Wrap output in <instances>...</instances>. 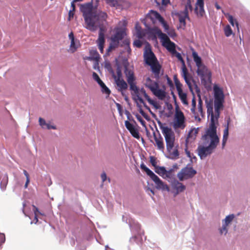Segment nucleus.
Here are the masks:
<instances>
[{"label": "nucleus", "instance_id": "nucleus-1", "mask_svg": "<svg viewBox=\"0 0 250 250\" xmlns=\"http://www.w3.org/2000/svg\"><path fill=\"white\" fill-rule=\"evenodd\" d=\"M213 91L215 112L213 111L212 104L208 103L207 105V113L210 116V123L208 128L202 137L203 146H199L197 149L201 159H204L210 155L216 148L220 140L217 135V125L218 124L220 111L224 107L225 95L222 89L216 85L213 86Z\"/></svg>", "mask_w": 250, "mask_h": 250}, {"label": "nucleus", "instance_id": "nucleus-2", "mask_svg": "<svg viewBox=\"0 0 250 250\" xmlns=\"http://www.w3.org/2000/svg\"><path fill=\"white\" fill-rule=\"evenodd\" d=\"M80 11L83 13L86 27L91 31H96L100 28L98 39L97 41L98 45H104V29L103 26L105 21L107 15L106 13L98 11L93 8V2L81 4Z\"/></svg>", "mask_w": 250, "mask_h": 250}, {"label": "nucleus", "instance_id": "nucleus-3", "mask_svg": "<svg viewBox=\"0 0 250 250\" xmlns=\"http://www.w3.org/2000/svg\"><path fill=\"white\" fill-rule=\"evenodd\" d=\"M125 74L127 82L129 85L130 90L133 91L136 96V98H134V100L135 101L138 100L140 103L144 104V106L149 109V107L146 105L143 99L140 97L139 95L140 92L144 95V97L150 104L155 106L156 104L155 102L151 99L149 96L146 93V90L144 88H141V90H139V88L136 85V77L135 76L134 71L130 69L125 67Z\"/></svg>", "mask_w": 250, "mask_h": 250}, {"label": "nucleus", "instance_id": "nucleus-4", "mask_svg": "<svg viewBox=\"0 0 250 250\" xmlns=\"http://www.w3.org/2000/svg\"><path fill=\"white\" fill-rule=\"evenodd\" d=\"M160 128L162 130L166 143L167 150L169 155V158L172 159H177L179 158V153L177 146H175V134L172 129L168 126L161 125Z\"/></svg>", "mask_w": 250, "mask_h": 250}, {"label": "nucleus", "instance_id": "nucleus-5", "mask_svg": "<svg viewBox=\"0 0 250 250\" xmlns=\"http://www.w3.org/2000/svg\"><path fill=\"white\" fill-rule=\"evenodd\" d=\"M143 57L145 63L150 67L151 70L154 75V78L157 80L159 79L162 65L150 48L145 49Z\"/></svg>", "mask_w": 250, "mask_h": 250}, {"label": "nucleus", "instance_id": "nucleus-6", "mask_svg": "<svg viewBox=\"0 0 250 250\" xmlns=\"http://www.w3.org/2000/svg\"><path fill=\"white\" fill-rule=\"evenodd\" d=\"M155 33L160 40L162 45L170 52L173 56H175L182 63L183 65H184L185 61L181 54L175 49V44L171 42L168 37L166 34L163 33L161 30L157 29Z\"/></svg>", "mask_w": 250, "mask_h": 250}, {"label": "nucleus", "instance_id": "nucleus-7", "mask_svg": "<svg viewBox=\"0 0 250 250\" xmlns=\"http://www.w3.org/2000/svg\"><path fill=\"white\" fill-rule=\"evenodd\" d=\"M141 168L144 170L147 175L150 177L151 179L155 183L156 188L159 190L163 191H169V188L167 184L163 182L156 174L146 166L144 164L140 166Z\"/></svg>", "mask_w": 250, "mask_h": 250}, {"label": "nucleus", "instance_id": "nucleus-8", "mask_svg": "<svg viewBox=\"0 0 250 250\" xmlns=\"http://www.w3.org/2000/svg\"><path fill=\"white\" fill-rule=\"evenodd\" d=\"M196 171L191 167H185L177 174V177L182 181L191 178L196 174Z\"/></svg>", "mask_w": 250, "mask_h": 250}, {"label": "nucleus", "instance_id": "nucleus-9", "mask_svg": "<svg viewBox=\"0 0 250 250\" xmlns=\"http://www.w3.org/2000/svg\"><path fill=\"white\" fill-rule=\"evenodd\" d=\"M185 118L184 113L180 110H177L175 115V120L173 126L175 128L184 129L186 125L185 124Z\"/></svg>", "mask_w": 250, "mask_h": 250}, {"label": "nucleus", "instance_id": "nucleus-10", "mask_svg": "<svg viewBox=\"0 0 250 250\" xmlns=\"http://www.w3.org/2000/svg\"><path fill=\"white\" fill-rule=\"evenodd\" d=\"M125 35L124 29L121 28H116L115 29V33L111 37V41L119 45V42L121 41Z\"/></svg>", "mask_w": 250, "mask_h": 250}, {"label": "nucleus", "instance_id": "nucleus-11", "mask_svg": "<svg viewBox=\"0 0 250 250\" xmlns=\"http://www.w3.org/2000/svg\"><path fill=\"white\" fill-rule=\"evenodd\" d=\"M117 85V89L119 92H120L123 97H125V100L128 99L127 96L125 94V91L127 90L128 87L127 83L125 82L124 79L117 80L115 81Z\"/></svg>", "mask_w": 250, "mask_h": 250}, {"label": "nucleus", "instance_id": "nucleus-12", "mask_svg": "<svg viewBox=\"0 0 250 250\" xmlns=\"http://www.w3.org/2000/svg\"><path fill=\"white\" fill-rule=\"evenodd\" d=\"M125 124L126 128L129 131L131 135L135 138L139 139L140 136L138 129L128 121H125Z\"/></svg>", "mask_w": 250, "mask_h": 250}, {"label": "nucleus", "instance_id": "nucleus-13", "mask_svg": "<svg viewBox=\"0 0 250 250\" xmlns=\"http://www.w3.org/2000/svg\"><path fill=\"white\" fill-rule=\"evenodd\" d=\"M171 186L172 189L175 191V195L184 191L186 189V186L177 180L172 181Z\"/></svg>", "mask_w": 250, "mask_h": 250}, {"label": "nucleus", "instance_id": "nucleus-14", "mask_svg": "<svg viewBox=\"0 0 250 250\" xmlns=\"http://www.w3.org/2000/svg\"><path fill=\"white\" fill-rule=\"evenodd\" d=\"M204 0H197V2L195 4V13L198 17H203L205 11L204 9Z\"/></svg>", "mask_w": 250, "mask_h": 250}, {"label": "nucleus", "instance_id": "nucleus-15", "mask_svg": "<svg viewBox=\"0 0 250 250\" xmlns=\"http://www.w3.org/2000/svg\"><path fill=\"white\" fill-rule=\"evenodd\" d=\"M155 171L163 177L170 178L171 176L172 170L167 171L164 167H157L155 168Z\"/></svg>", "mask_w": 250, "mask_h": 250}, {"label": "nucleus", "instance_id": "nucleus-16", "mask_svg": "<svg viewBox=\"0 0 250 250\" xmlns=\"http://www.w3.org/2000/svg\"><path fill=\"white\" fill-rule=\"evenodd\" d=\"M175 16H177L179 18V21L180 22V27L184 28L186 25V20L188 19L189 20V15L188 14H185L182 13L181 12H175L174 14Z\"/></svg>", "mask_w": 250, "mask_h": 250}, {"label": "nucleus", "instance_id": "nucleus-17", "mask_svg": "<svg viewBox=\"0 0 250 250\" xmlns=\"http://www.w3.org/2000/svg\"><path fill=\"white\" fill-rule=\"evenodd\" d=\"M68 37L69 40L71 41V43L68 51L72 53L76 51L78 48V45L75 43V37L72 32H71L69 34Z\"/></svg>", "mask_w": 250, "mask_h": 250}, {"label": "nucleus", "instance_id": "nucleus-18", "mask_svg": "<svg viewBox=\"0 0 250 250\" xmlns=\"http://www.w3.org/2000/svg\"><path fill=\"white\" fill-rule=\"evenodd\" d=\"M147 18H150L153 22L155 20H158L160 22H164V19L160 14L156 11L151 10L147 16Z\"/></svg>", "mask_w": 250, "mask_h": 250}, {"label": "nucleus", "instance_id": "nucleus-19", "mask_svg": "<svg viewBox=\"0 0 250 250\" xmlns=\"http://www.w3.org/2000/svg\"><path fill=\"white\" fill-rule=\"evenodd\" d=\"M154 138L157 149L163 151L165 149V145L162 137L160 134H159L158 136H157L155 133H154Z\"/></svg>", "mask_w": 250, "mask_h": 250}, {"label": "nucleus", "instance_id": "nucleus-20", "mask_svg": "<svg viewBox=\"0 0 250 250\" xmlns=\"http://www.w3.org/2000/svg\"><path fill=\"white\" fill-rule=\"evenodd\" d=\"M145 85L151 92L155 89L159 87V84L157 82L152 80L149 77H147L145 82Z\"/></svg>", "mask_w": 250, "mask_h": 250}, {"label": "nucleus", "instance_id": "nucleus-21", "mask_svg": "<svg viewBox=\"0 0 250 250\" xmlns=\"http://www.w3.org/2000/svg\"><path fill=\"white\" fill-rule=\"evenodd\" d=\"M182 5L184 9L183 11H181V12L188 14L189 11L191 12L192 11L193 8L191 0H186L184 2H183Z\"/></svg>", "mask_w": 250, "mask_h": 250}, {"label": "nucleus", "instance_id": "nucleus-22", "mask_svg": "<svg viewBox=\"0 0 250 250\" xmlns=\"http://www.w3.org/2000/svg\"><path fill=\"white\" fill-rule=\"evenodd\" d=\"M152 93L157 97L160 100H164L166 96V92L158 88L155 89L153 91H152Z\"/></svg>", "mask_w": 250, "mask_h": 250}, {"label": "nucleus", "instance_id": "nucleus-23", "mask_svg": "<svg viewBox=\"0 0 250 250\" xmlns=\"http://www.w3.org/2000/svg\"><path fill=\"white\" fill-rule=\"evenodd\" d=\"M229 119L228 120L227 124L225 126V129L224 130L223 132V140H222V148H223L226 144V142L227 141L228 136H229Z\"/></svg>", "mask_w": 250, "mask_h": 250}, {"label": "nucleus", "instance_id": "nucleus-24", "mask_svg": "<svg viewBox=\"0 0 250 250\" xmlns=\"http://www.w3.org/2000/svg\"><path fill=\"white\" fill-rule=\"evenodd\" d=\"M196 101L195 99V97L194 96H193L192 102H191V111L194 114L195 119L196 120H198V121H200V118L199 117V114L196 111Z\"/></svg>", "mask_w": 250, "mask_h": 250}, {"label": "nucleus", "instance_id": "nucleus-25", "mask_svg": "<svg viewBox=\"0 0 250 250\" xmlns=\"http://www.w3.org/2000/svg\"><path fill=\"white\" fill-rule=\"evenodd\" d=\"M198 133L197 129L193 128L191 129L189 132L187 138L186 139V145H187L188 142L190 140H194L196 137L197 134Z\"/></svg>", "mask_w": 250, "mask_h": 250}, {"label": "nucleus", "instance_id": "nucleus-26", "mask_svg": "<svg viewBox=\"0 0 250 250\" xmlns=\"http://www.w3.org/2000/svg\"><path fill=\"white\" fill-rule=\"evenodd\" d=\"M199 67L197 66L198 68L197 70V75L201 78H204L205 75L207 74L208 69L203 63L199 65Z\"/></svg>", "mask_w": 250, "mask_h": 250}, {"label": "nucleus", "instance_id": "nucleus-27", "mask_svg": "<svg viewBox=\"0 0 250 250\" xmlns=\"http://www.w3.org/2000/svg\"><path fill=\"white\" fill-rule=\"evenodd\" d=\"M90 57L88 58V60L90 61H99L100 59V55L96 50H92L90 51Z\"/></svg>", "mask_w": 250, "mask_h": 250}, {"label": "nucleus", "instance_id": "nucleus-28", "mask_svg": "<svg viewBox=\"0 0 250 250\" xmlns=\"http://www.w3.org/2000/svg\"><path fill=\"white\" fill-rule=\"evenodd\" d=\"M192 55L196 66L199 67V65L203 64L201 58L198 56L197 53L195 51H192Z\"/></svg>", "mask_w": 250, "mask_h": 250}, {"label": "nucleus", "instance_id": "nucleus-29", "mask_svg": "<svg viewBox=\"0 0 250 250\" xmlns=\"http://www.w3.org/2000/svg\"><path fill=\"white\" fill-rule=\"evenodd\" d=\"M179 98L180 99L182 103L186 105H188V103L187 100V95L186 93L181 91V92L178 93Z\"/></svg>", "mask_w": 250, "mask_h": 250}, {"label": "nucleus", "instance_id": "nucleus-30", "mask_svg": "<svg viewBox=\"0 0 250 250\" xmlns=\"http://www.w3.org/2000/svg\"><path fill=\"white\" fill-rule=\"evenodd\" d=\"M203 101L201 98L200 96H199V99H198V112L200 113V115L202 117H204V112L203 111Z\"/></svg>", "mask_w": 250, "mask_h": 250}, {"label": "nucleus", "instance_id": "nucleus-31", "mask_svg": "<svg viewBox=\"0 0 250 250\" xmlns=\"http://www.w3.org/2000/svg\"><path fill=\"white\" fill-rule=\"evenodd\" d=\"M8 177L7 174H5L0 182V186L1 189L4 190L5 189L6 185L8 183Z\"/></svg>", "mask_w": 250, "mask_h": 250}, {"label": "nucleus", "instance_id": "nucleus-32", "mask_svg": "<svg viewBox=\"0 0 250 250\" xmlns=\"http://www.w3.org/2000/svg\"><path fill=\"white\" fill-rule=\"evenodd\" d=\"M118 46H119L118 44L113 42L112 41H111L109 46L108 48H107V49L106 50V55L108 56L109 55V52H110L111 51H112L113 49H115L116 48L118 47Z\"/></svg>", "mask_w": 250, "mask_h": 250}, {"label": "nucleus", "instance_id": "nucleus-33", "mask_svg": "<svg viewBox=\"0 0 250 250\" xmlns=\"http://www.w3.org/2000/svg\"><path fill=\"white\" fill-rule=\"evenodd\" d=\"M174 81L175 83V86L177 90L178 93L181 92V91H183L182 87V84L180 83V81L178 80L176 76H174Z\"/></svg>", "mask_w": 250, "mask_h": 250}, {"label": "nucleus", "instance_id": "nucleus-34", "mask_svg": "<svg viewBox=\"0 0 250 250\" xmlns=\"http://www.w3.org/2000/svg\"><path fill=\"white\" fill-rule=\"evenodd\" d=\"M228 20L232 26H234L235 24L238 30H239L238 23L235 19H234L232 16L228 14Z\"/></svg>", "mask_w": 250, "mask_h": 250}, {"label": "nucleus", "instance_id": "nucleus-35", "mask_svg": "<svg viewBox=\"0 0 250 250\" xmlns=\"http://www.w3.org/2000/svg\"><path fill=\"white\" fill-rule=\"evenodd\" d=\"M112 76L115 81H117V80L123 79L122 72L120 69H118L117 70V75H116L115 74H113Z\"/></svg>", "mask_w": 250, "mask_h": 250}, {"label": "nucleus", "instance_id": "nucleus-36", "mask_svg": "<svg viewBox=\"0 0 250 250\" xmlns=\"http://www.w3.org/2000/svg\"><path fill=\"white\" fill-rule=\"evenodd\" d=\"M234 218V215L233 214L229 215L225 218L224 219V224L228 226L229 224L232 221V220Z\"/></svg>", "mask_w": 250, "mask_h": 250}, {"label": "nucleus", "instance_id": "nucleus-37", "mask_svg": "<svg viewBox=\"0 0 250 250\" xmlns=\"http://www.w3.org/2000/svg\"><path fill=\"white\" fill-rule=\"evenodd\" d=\"M92 77H93V79L95 81H96L99 85L103 84V83L104 82L101 80L99 76L96 72H93Z\"/></svg>", "mask_w": 250, "mask_h": 250}, {"label": "nucleus", "instance_id": "nucleus-38", "mask_svg": "<svg viewBox=\"0 0 250 250\" xmlns=\"http://www.w3.org/2000/svg\"><path fill=\"white\" fill-rule=\"evenodd\" d=\"M224 32L225 34L227 37L230 36L232 33V31L229 25H227L225 28H224Z\"/></svg>", "mask_w": 250, "mask_h": 250}, {"label": "nucleus", "instance_id": "nucleus-39", "mask_svg": "<svg viewBox=\"0 0 250 250\" xmlns=\"http://www.w3.org/2000/svg\"><path fill=\"white\" fill-rule=\"evenodd\" d=\"M103 84L100 85L102 88V92L108 95L110 94V91L109 89V88L105 85V84L104 83H103Z\"/></svg>", "mask_w": 250, "mask_h": 250}, {"label": "nucleus", "instance_id": "nucleus-40", "mask_svg": "<svg viewBox=\"0 0 250 250\" xmlns=\"http://www.w3.org/2000/svg\"><path fill=\"white\" fill-rule=\"evenodd\" d=\"M106 2L111 6L116 7L118 5V0H105Z\"/></svg>", "mask_w": 250, "mask_h": 250}, {"label": "nucleus", "instance_id": "nucleus-41", "mask_svg": "<svg viewBox=\"0 0 250 250\" xmlns=\"http://www.w3.org/2000/svg\"><path fill=\"white\" fill-rule=\"evenodd\" d=\"M227 226L226 225L223 224L222 227L220 229V233L221 234L224 233L227 234L228 232Z\"/></svg>", "mask_w": 250, "mask_h": 250}, {"label": "nucleus", "instance_id": "nucleus-42", "mask_svg": "<svg viewBox=\"0 0 250 250\" xmlns=\"http://www.w3.org/2000/svg\"><path fill=\"white\" fill-rule=\"evenodd\" d=\"M137 37L139 39L143 38L145 36V34L141 31V27L137 28Z\"/></svg>", "mask_w": 250, "mask_h": 250}, {"label": "nucleus", "instance_id": "nucleus-43", "mask_svg": "<svg viewBox=\"0 0 250 250\" xmlns=\"http://www.w3.org/2000/svg\"><path fill=\"white\" fill-rule=\"evenodd\" d=\"M188 70L185 66V64L183 65V73H182V76L183 77L184 79L187 78L188 77Z\"/></svg>", "mask_w": 250, "mask_h": 250}, {"label": "nucleus", "instance_id": "nucleus-44", "mask_svg": "<svg viewBox=\"0 0 250 250\" xmlns=\"http://www.w3.org/2000/svg\"><path fill=\"white\" fill-rule=\"evenodd\" d=\"M150 162L155 168L158 167L157 166L156 159L154 156H151L150 157Z\"/></svg>", "mask_w": 250, "mask_h": 250}, {"label": "nucleus", "instance_id": "nucleus-45", "mask_svg": "<svg viewBox=\"0 0 250 250\" xmlns=\"http://www.w3.org/2000/svg\"><path fill=\"white\" fill-rule=\"evenodd\" d=\"M39 125L43 128L45 129L44 125L46 123L45 121L41 117L39 118Z\"/></svg>", "mask_w": 250, "mask_h": 250}, {"label": "nucleus", "instance_id": "nucleus-46", "mask_svg": "<svg viewBox=\"0 0 250 250\" xmlns=\"http://www.w3.org/2000/svg\"><path fill=\"white\" fill-rule=\"evenodd\" d=\"M133 44L137 47L140 48L142 46L143 43L140 40H136L134 41Z\"/></svg>", "mask_w": 250, "mask_h": 250}, {"label": "nucleus", "instance_id": "nucleus-47", "mask_svg": "<svg viewBox=\"0 0 250 250\" xmlns=\"http://www.w3.org/2000/svg\"><path fill=\"white\" fill-rule=\"evenodd\" d=\"M168 35L171 38H174L176 36V34L173 29H170L167 32Z\"/></svg>", "mask_w": 250, "mask_h": 250}, {"label": "nucleus", "instance_id": "nucleus-48", "mask_svg": "<svg viewBox=\"0 0 250 250\" xmlns=\"http://www.w3.org/2000/svg\"><path fill=\"white\" fill-rule=\"evenodd\" d=\"M75 11L70 10L68 13V20L71 21L73 18L74 15Z\"/></svg>", "mask_w": 250, "mask_h": 250}, {"label": "nucleus", "instance_id": "nucleus-49", "mask_svg": "<svg viewBox=\"0 0 250 250\" xmlns=\"http://www.w3.org/2000/svg\"><path fill=\"white\" fill-rule=\"evenodd\" d=\"M32 207H33V210L34 211L35 215H38V214H42V213L39 211L38 208L36 207L35 205H33Z\"/></svg>", "mask_w": 250, "mask_h": 250}, {"label": "nucleus", "instance_id": "nucleus-50", "mask_svg": "<svg viewBox=\"0 0 250 250\" xmlns=\"http://www.w3.org/2000/svg\"><path fill=\"white\" fill-rule=\"evenodd\" d=\"M44 126H45V129H56L55 126L53 125H50L49 124L47 123L44 125Z\"/></svg>", "mask_w": 250, "mask_h": 250}, {"label": "nucleus", "instance_id": "nucleus-51", "mask_svg": "<svg viewBox=\"0 0 250 250\" xmlns=\"http://www.w3.org/2000/svg\"><path fill=\"white\" fill-rule=\"evenodd\" d=\"M136 118L143 125H145V121L142 119V118L140 115H137Z\"/></svg>", "mask_w": 250, "mask_h": 250}, {"label": "nucleus", "instance_id": "nucleus-52", "mask_svg": "<svg viewBox=\"0 0 250 250\" xmlns=\"http://www.w3.org/2000/svg\"><path fill=\"white\" fill-rule=\"evenodd\" d=\"M184 80H185L186 83H187V84H188V86L189 88L191 89L192 85H191V83L190 82V79L188 77H187V78L184 79Z\"/></svg>", "mask_w": 250, "mask_h": 250}, {"label": "nucleus", "instance_id": "nucleus-53", "mask_svg": "<svg viewBox=\"0 0 250 250\" xmlns=\"http://www.w3.org/2000/svg\"><path fill=\"white\" fill-rule=\"evenodd\" d=\"M123 43L124 44V45H126L128 47L129 50L130 51L131 49L129 47V43H130L129 40L128 39L125 40L123 42Z\"/></svg>", "mask_w": 250, "mask_h": 250}, {"label": "nucleus", "instance_id": "nucleus-54", "mask_svg": "<svg viewBox=\"0 0 250 250\" xmlns=\"http://www.w3.org/2000/svg\"><path fill=\"white\" fill-rule=\"evenodd\" d=\"M5 237L4 234H0V244H3L5 242Z\"/></svg>", "mask_w": 250, "mask_h": 250}, {"label": "nucleus", "instance_id": "nucleus-55", "mask_svg": "<svg viewBox=\"0 0 250 250\" xmlns=\"http://www.w3.org/2000/svg\"><path fill=\"white\" fill-rule=\"evenodd\" d=\"M101 178L103 182H104L106 180V173L104 172L101 174Z\"/></svg>", "mask_w": 250, "mask_h": 250}, {"label": "nucleus", "instance_id": "nucleus-56", "mask_svg": "<svg viewBox=\"0 0 250 250\" xmlns=\"http://www.w3.org/2000/svg\"><path fill=\"white\" fill-rule=\"evenodd\" d=\"M185 152L186 153V154L187 155V156L190 158H192V156H191V153H190V152L188 150V148H187V146L186 147V148H185Z\"/></svg>", "mask_w": 250, "mask_h": 250}, {"label": "nucleus", "instance_id": "nucleus-57", "mask_svg": "<svg viewBox=\"0 0 250 250\" xmlns=\"http://www.w3.org/2000/svg\"><path fill=\"white\" fill-rule=\"evenodd\" d=\"M167 83L169 86H171L173 85V83H172L171 80L167 76Z\"/></svg>", "mask_w": 250, "mask_h": 250}, {"label": "nucleus", "instance_id": "nucleus-58", "mask_svg": "<svg viewBox=\"0 0 250 250\" xmlns=\"http://www.w3.org/2000/svg\"><path fill=\"white\" fill-rule=\"evenodd\" d=\"M98 45V48L100 50V52L101 53H103L104 45Z\"/></svg>", "mask_w": 250, "mask_h": 250}, {"label": "nucleus", "instance_id": "nucleus-59", "mask_svg": "<svg viewBox=\"0 0 250 250\" xmlns=\"http://www.w3.org/2000/svg\"><path fill=\"white\" fill-rule=\"evenodd\" d=\"M23 173H24V175L25 176L26 179L30 180L29 175L28 173V172L26 171V170H23Z\"/></svg>", "mask_w": 250, "mask_h": 250}, {"label": "nucleus", "instance_id": "nucleus-60", "mask_svg": "<svg viewBox=\"0 0 250 250\" xmlns=\"http://www.w3.org/2000/svg\"><path fill=\"white\" fill-rule=\"evenodd\" d=\"M164 25V27H165L166 30H167L168 28V25L166 23L165 21L164 20V22H161Z\"/></svg>", "mask_w": 250, "mask_h": 250}, {"label": "nucleus", "instance_id": "nucleus-61", "mask_svg": "<svg viewBox=\"0 0 250 250\" xmlns=\"http://www.w3.org/2000/svg\"><path fill=\"white\" fill-rule=\"evenodd\" d=\"M29 182H30V180L26 179V182H25V185H24L25 188H27Z\"/></svg>", "mask_w": 250, "mask_h": 250}, {"label": "nucleus", "instance_id": "nucleus-62", "mask_svg": "<svg viewBox=\"0 0 250 250\" xmlns=\"http://www.w3.org/2000/svg\"><path fill=\"white\" fill-rule=\"evenodd\" d=\"M75 2H73V1L71 2V7L72 8V10L75 11V5L74 4Z\"/></svg>", "mask_w": 250, "mask_h": 250}, {"label": "nucleus", "instance_id": "nucleus-63", "mask_svg": "<svg viewBox=\"0 0 250 250\" xmlns=\"http://www.w3.org/2000/svg\"><path fill=\"white\" fill-rule=\"evenodd\" d=\"M139 112L144 117H145V113L141 108L140 109Z\"/></svg>", "mask_w": 250, "mask_h": 250}, {"label": "nucleus", "instance_id": "nucleus-64", "mask_svg": "<svg viewBox=\"0 0 250 250\" xmlns=\"http://www.w3.org/2000/svg\"><path fill=\"white\" fill-rule=\"evenodd\" d=\"M139 112L144 117H145V113L141 108L140 109Z\"/></svg>", "mask_w": 250, "mask_h": 250}]
</instances>
